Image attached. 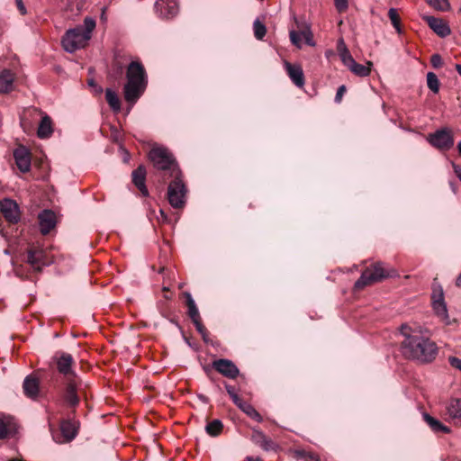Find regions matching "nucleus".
<instances>
[{
	"mask_svg": "<svg viewBox=\"0 0 461 461\" xmlns=\"http://www.w3.org/2000/svg\"><path fill=\"white\" fill-rule=\"evenodd\" d=\"M388 16L397 32L402 33L401 18L397 13V10L395 8H390L388 11Z\"/></svg>",
	"mask_w": 461,
	"mask_h": 461,
	"instance_id": "nucleus-34",
	"label": "nucleus"
},
{
	"mask_svg": "<svg viewBox=\"0 0 461 461\" xmlns=\"http://www.w3.org/2000/svg\"><path fill=\"white\" fill-rule=\"evenodd\" d=\"M456 69L458 72V74L461 76V64H456Z\"/></svg>",
	"mask_w": 461,
	"mask_h": 461,
	"instance_id": "nucleus-53",
	"label": "nucleus"
},
{
	"mask_svg": "<svg viewBox=\"0 0 461 461\" xmlns=\"http://www.w3.org/2000/svg\"><path fill=\"white\" fill-rule=\"evenodd\" d=\"M426 2L433 8L438 11H447L449 9L448 0H426Z\"/></svg>",
	"mask_w": 461,
	"mask_h": 461,
	"instance_id": "nucleus-37",
	"label": "nucleus"
},
{
	"mask_svg": "<svg viewBox=\"0 0 461 461\" xmlns=\"http://www.w3.org/2000/svg\"><path fill=\"white\" fill-rule=\"evenodd\" d=\"M14 75L11 70L5 69L0 73V93H9L14 88Z\"/></svg>",
	"mask_w": 461,
	"mask_h": 461,
	"instance_id": "nucleus-23",
	"label": "nucleus"
},
{
	"mask_svg": "<svg viewBox=\"0 0 461 461\" xmlns=\"http://www.w3.org/2000/svg\"><path fill=\"white\" fill-rule=\"evenodd\" d=\"M163 290L164 291H168V288L167 287H164Z\"/></svg>",
	"mask_w": 461,
	"mask_h": 461,
	"instance_id": "nucleus-60",
	"label": "nucleus"
},
{
	"mask_svg": "<svg viewBox=\"0 0 461 461\" xmlns=\"http://www.w3.org/2000/svg\"><path fill=\"white\" fill-rule=\"evenodd\" d=\"M225 389L231 398L232 402L236 405L239 402H240L242 399L237 394L235 387L230 384H225Z\"/></svg>",
	"mask_w": 461,
	"mask_h": 461,
	"instance_id": "nucleus-40",
	"label": "nucleus"
},
{
	"mask_svg": "<svg viewBox=\"0 0 461 461\" xmlns=\"http://www.w3.org/2000/svg\"><path fill=\"white\" fill-rule=\"evenodd\" d=\"M173 180L167 187V200L169 204L175 209H182L186 203L188 189L183 180V174L172 176Z\"/></svg>",
	"mask_w": 461,
	"mask_h": 461,
	"instance_id": "nucleus-6",
	"label": "nucleus"
},
{
	"mask_svg": "<svg viewBox=\"0 0 461 461\" xmlns=\"http://www.w3.org/2000/svg\"><path fill=\"white\" fill-rule=\"evenodd\" d=\"M285 68L292 82L298 87L304 86V74L301 65L285 61Z\"/></svg>",
	"mask_w": 461,
	"mask_h": 461,
	"instance_id": "nucleus-17",
	"label": "nucleus"
},
{
	"mask_svg": "<svg viewBox=\"0 0 461 461\" xmlns=\"http://www.w3.org/2000/svg\"><path fill=\"white\" fill-rule=\"evenodd\" d=\"M16 432V424L12 418L0 419V439L8 438Z\"/></svg>",
	"mask_w": 461,
	"mask_h": 461,
	"instance_id": "nucleus-24",
	"label": "nucleus"
},
{
	"mask_svg": "<svg viewBox=\"0 0 461 461\" xmlns=\"http://www.w3.org/2000/svg\"><path fill=\"white\" fill-rule=\"evenodd\" d=\"M456 285L461 288V273L459 274V276L456 278Z\"/></svg>",
	"mask_w": 461,
	"mask_h": 461,
	"instance_id": "nucleus-52",
	"label": "nucleus"
},
{
	"mask_svg": "<svg viewBox=\"0 0 461 461\" xmlns=\"http://www.w3.org/2000/svg\"><path fill=\"white\" fill-rule=\"evenodd\" d=\"M60 430L63 437L70 441L74 439L77 434V427L75 422L71 420H63L60 424Z\"/></svg>",
	"mask_w": 461,
	"mask_h": 461,
	"instance_id": "nucleus-26",
	"label": "nucleus"
},
{
	"mask_svg": "<svg viewBox=\"0 0 461 461\" xmlns=\"http://www.w3.org/2000/svg\"><path fill=\"white\" fill-rule=\"evenodd\" d=\"M424 19L429 28L438 36L444 38L450 34L451 31L449 26L442 19L434 16H426Z\"/></svg>",
	"mask_w": 461,
	"mask_h": 461,
	"instance_id": "nucleus-19",
	"label": "nucleus"
},
{
	"mask_svg": "<svg viewBox=\"0 0 461 461\" xmlns=\"http://www.w3.org/2000/svg\"><path fill=\"white\" fill-rule=\"evenodd\" d=\"M14 158L21 172L26 173L31 168V152L24 146H19L14 151Z\"/></svg>",
	"mask_w": 461,
	"mask_h": 461,
	"instance_id": "nucleus-15",
	"label": "nucleus"
},
{
	"mask_svg": "<svg viewBox=\"0 0 461 461\" xmlns=\"http://www.w3.org/2000/svg\"><path fill=\"white\" fill-rule=\"evenodd\" d=\"M448 361H449V364L451 365V366L461 371V359L460 358H457L455 357H450L448 358Z\"/></svg>",
	"mask_w": 461,
	"mask_h": 461,
	"instance_id": "nucleus-45",
	"label": "nucleus"
},
{
	"mask_svg": "<svg viewBox=\"0 0 461 461\" xmlns=\"http://www.w3.org/2000/svg\"><path fill=\"white\" fill-rule=\"evenodd\" d=\"M422 416L424 421L428 424V426L434 433L447 434L451 431L447 426L444 425L440 420L430 416L429 413L424 412Z\"/></svg>",
	"mask_w": 461,
	"mask_h": 461,
	"instance_id": "nucleus-22",
	"label": "nucleus"
},
{
	"mask_svg": "<svg viewBox=\"0 0 461 461\" xmlns=\"http://www.w3.org/2000/svg\"><path fill=\"white\" fill-rule=\"evenodd\" d=\"M244 461H263L262 458L260 457H254V456H248L245 457Z\"/></svg>",
	"mask_w": 461,
	"mask_h": 461,
	"instance_id": "nucleus-50",
	"label": "nucleus"
},
{
	"mask_svg": "<svg viewBox=\"0 0 461 461\" xmlns=\"http://www.w3.org/2000/svg\"><path fill=\"white\" fill-rule=\"evenodd\" d=\"M400 331L403 337L401 352L406 359L427 364L436 358L438 348L426 334L427 330L418 325L404 323L401 326Z\"/></svg>",
	"mask_w": 461,
	"mask_h": 461,
	"instance_id": "nucleus-1",
	"label": "nucleus"
},
{
	"mask_svg": "<svg viewBox=\"0 0 461 461\" xmlns=\"http://www.w3.org/2000/svg\"><path fill=\"white\" fill-rule=\"evenodd\" d=\"M428 141L440 150H448L454 145V138L451 131L443 128L429 134Z\"/></svg>",
	"mask_w": 461,
	"mask_h": 461,
	"instance_id": "nucleus-10",
	"label": "nucleus"
},
{
	"mask_svg": "<svg viewBox=\"0 0 461 461\" xmlns=\"http://www.w3.org/2000/svg\"><path fill=\"white\" fill-rule=\"evenodd\" d=\"M450 185H451V187H452V190L455 192V191H456V190H455V186L453 185V184H452V183H450Z\"/></svg>",
	"mask_w": 461,
	"mask_h": 461,
	"instance_id": "nucleus-59",
	"label": "nucleus"
},
{
	"mask_svg": "<svg viewBox=\"0 0 461 461\" xmlns=\"http://www.w3.org/2000/svg\"><path fill=\"white\" fill-rule=\"evenodd\" d=\"M88 85L91 86H96V84L95 83V80L94 79H90L88 81Z\"/></svg>",
	"mask_w": 461,
	"mask_h": 461,
	"instance_id": "nucleus-54",
	"label": "nucleus"
},
{
	"mask_svg": "<svg viewBox=\"0 0 461 461\" xmlns=\"http://www.w3.org/2000/svg\"><path fill=\"white\" fill-rule=\"evenodd\" d=\"M127 82L123 86V97L131 104H134L143 95L148 78L146 70L140 61H131L126 71Z\"/></svg>",
	"mask_w": 461,
	"mask_h": 461,
	"instance_id": "nucleus-2",
	"label": "nucleus"
},
{
	"mask_svg": "<svg viewBox=\"0 0 461 461\" xmlns=\"http://www.w3.org/2000/svg\"><path fill=\"white\" fill-rule=\"evenodd\" d=\"M51 363L55 366L57 371L64 377L65 380L78 378L77 373L73 369L75 364L73 357L67 352H56L51 359Z\"/></svg>",
	"mask_w": 461,
	"mask_h": 461,
	"instance_id": "nucleus-7",
	"label": "nucleus"
},
{
	"mask_svg": "<svg viewBox=\"0 0 461 461\" xmlns=\"http://www.w3.org/2000/svg\"><path fill=\"white\" fill-rule=\"evenodd\" d=\"M196 330L202 335L204 341H207V337L209 335L206 328L203 325L202 321H197L194 322Z\"/></svg>",
	"mask_w": 461,
	"mask_h": 461,
	"instance_id": "nucleus-42",
	"label": "nucleus"
},
{
	"mask_svg": "<svg viewBox=\"0 0 461 461\" xmlns=\"http://www.w3.org/2000/svg\"><path fill=\"white\" fill-rule=\"evenodd\" d=\"M105 11H106V7H104V8L102 9V14H101V20H102L103 22H105V21H106Z\"/></svg>",
	"mask_w": 461,
	"mask_h": 461,
	"instance_id": "nucleus-51",
	"label": "nucleus"
},
{
	"mask_svg": "<svg viewBox=\"0 0 461 461\" xmlns=\"http://www.w3.org/2000/svg\"><path fill=\"white\" fill-rule=\"evenodd\" d=\"M345 92H346V86L344 85L340 86L338 88L337 93H336V96H335V102L336 103H340L341 102L343 95L345 94Z\"/></svg>",
	"mask_w": 461,
	"mask_h": 461,
	"instance_id": "nucleus-46",
	"label": "nucleus"
},
{
	"mask_svg": "<svg viewBox=\"0 0 461 461\" xmlns=\"http://www.w3.org/2000/svg\"><path fill=\"white\" fill-rule=\"evenodd\" d=\"M427 85L428 87L434 93L437 94L439 91V80L437 75L433 72L427 74Z\"/></svg>",
	"mask_w": 461,
	"mask_h": 461,
	"instance_id": "nucleus-33",
	"label": "nucleus"
},
{
	"mask_svg": "<svg viewBox=\"0 0 461 461\" xmlns=\"http://www.w3.org/2000/svg\"><path fill=\"white\" fill-rule=\"evenodd\" d=\"M185 296L186 298V305L188 307V315L191 318L192 321L195 322L197 321H200L201 317L191 294L185 292Z\"/></svg>",
	"mask_w": 461,
	"mask_h": 461,
	"instance_id": "nucleus-29",
	"label": "nucleus"
},
{
	"mask_svg": "<svg viewBox=\"0 0 461 461\" xmlns=\"http://www.w3.org/2000/svg\"><path fill=\"white\" fill-rule=\"evenodd\" d=\"M251 440L267 452H276L279 449V445L259 429H253Z\"/></svg>",
	"mask_w": 461,
	"mask_h": 461,
	"instance_id": "nucleus-13",
	"label": "nucleus"
},
{
	"mask_svg": "<svg viewBox=\"0 0 461 461\" xmlns=\"http://www.w3.org/2000/svg\"><path fill=\"white\" fill-rule=\"evenodd\" d=\"M303 39H304L305 43L309 46H314L315 42L313 41V35L311 32L310 28H306L305 30L302 31Z\"/></svg>",
	"mask_w": 461,
	"mask_h": 461,
	"instance_id": "nucleus-41",
	"label": "nucleus"
},
{
	"mask_svg": "<svg viewBox=\"0 0 461 461\" xmlns=\"http://www.w3.org/2000/svg\"><path fill=\"white\" fill-rule=\"evenodd\" d=\"M223 429V424L220 420H213L205 427V431L212 437L219 436Z\"/></svg>",
	"mask_w": 461,
	"mask_h": 461,
	"instance_id": "nucleus-31",
	"label": "nucleus"
},
{
	"mask_svg": "<svg viewBox=\"0 0 461 461\" xmlns=\"http://www.w3.org/2000/svg\"><path fill=\"white\" fill-rule=\"evenodd\" d=\"M0 212L9 223L15 224L21 219L19 206L12 199L5 198L0 202Z\"/></svg>",
	"mask_w": 461,
	"mask_h": 461,
	"instance_id": "nucleus-11",
	"label": "nucleus"
},
{
	"mask_svg": "<svg viewBox=\"0 0 461 461\" xmlns=\"http://www.w3.org/2000/svg\"><path fill=\"white\" fill-rule=\"evenodd\" d=\"M446 414L456 422H461V400L451 399L446 406Z\"/></svg>",
	"mask_w": 461,
	"mask_h": 461,
	"instance_id": "nucleus-21",
	"label": "nucleus"
},
{
	"mask_svg": "<svg viewBox=\"0 0 461 461\" xmlns=\"http://www.w3.org/2000/svg\"><path fill=\"white\" fill-rule=\"evenodd\" d=\"M290 40L292 41V43L296 46L297 48L301 49L302 48V31L301 32H296V31H291L290 33Z\"/></svg>",
	"mask_w": 461,
	"mask_h": 461,
	"instance_id": "nucleus-39",
	"label": "nucleus"
},
{
	"mask_svg": "<svg viewBox=\"0 0 461 461\" xmlns=\"http://www.w3.org/2000/svg\"><path fill=\"white\" fill-rule=\"evenodd\" d=\"M212 366L218 373L230 379L236 378L240 374L239 368L229 359L221 358L214 360Z\"/></svg>",
	"mask_w": 461,
	"mask_h": 461,
	"instance_id": "nucleus-12",
	"label": "nucleus"
},
{
	"mask_svg": "<svg viewBox=\"0 0 461 461\" xmlns=\"http://www.w3.org/2000/svg\"><path fill=\"white\" fill-rule=\"evenodd\" d=\"M236 406L239 407L244 413H246L252 420L258 422L263 421V418L260 415V413L250 403L241 400L236 404Z\"/></svg>",
	"mask_w": 461,
	"mask_h": 461,
	"instance_id": "nucleus-27",
	"label": "nucleus"
},
{
	"mask_svg": "<svg viewBox=\"0 0 461 461\" xmlns=\"http://www.w3.org/2000/svg\"><path fill=\"white\" fill-rule=\"evenodd\" d=\"M53 132L52 122L50 116L44 115L39 124L37 135L40 139L49 138Z\"/></svg>",
	"mask_w": 461,
	"mask_h": 461,
	"instance_id": "nucleus-25",
	"label": "nucleus"
},
{
	"mask_svg": "<svg viewBox=\"0 0 461 461\" xmlns=\"http://www.w3.org/2000/svg\"><path fill=\"white\" fill-rule=\"evenodd\" d=\"M337 10L341 13L348 9V0H334Z\"/></svg>",
	"mask_w": 461,
	"mask_h": 461,
	"instance_id": "nucleus-44",
	"label": "nucleus"
},
{
	"mask_svg": "<svg viewBox=\"0 0 461 461\" xmlns=\"http://www.w3.org/2000/svg\"><path fill=\"white\" fill-rule=\"evenodd\" d=\"M391 272L394 273V270L386 269L383 262H375L364 269L360 277L356 281L354 287L357 290H361L366 286L392 276L393 274Z\"/></svg>",
	"mask_w": 461,
	"mask_h": 461,
	"instance_id": "nucleus-5",
	"label": "nucleus"
},
{
	"mask_svg": "<svg viewBox=\"0 0 461 461\" xmlns=\"http://www.w3.org/2000/svg\"><path fill=\"white\" fill-rule=\"evenodd\" d=\"M146 168L143 165H140L135 170L132 171V183L140 190L143 196L149 195V191L146 186Z\"/></svg>",
	"mask_w": 461,
	"mask_h": 461,
	"instance_id": "nucleus-18",
	"label": "nucleus"
},
{
	"mask_svg": "<svg viewBox=\"0 0 461 461\" xmlns=\"http://www.w3.org/2000/svg\"><path fill=\"white\" fill-rule=\"evenodd\" d=\"M432 307L436 315L443 321L446 324H449V316L447 312V304L444 299L443 288L440 285L436 283V279L432 285L431 294Z\"/></svg>",
	"mask_w": 461,
	"mask_h": 461,
	"instance_id": "nucleus-8",
	"label": "nucleus"
},
{
	"mask_svg": "<svg viewBox=\"0 0 461 461\" xmlns=\"http://www.w3.org/2000/svg\"><path fill=\"white\" fill-rule=\"evenodd\" d=\"M15 5L22 15H25L27 14V10L23 0H15Z\"/></svg>",
	"mask_w": 461,
	"mask_h": 461,
	"instance_id": "nucleus-48",
	"label": "nucleus"
},
{
	"mask_svg": "<svg viewBox=\"0 0 461 461\" xmlns=\"http://www.w3.org/2000/svg\"><path fill=\"white\" fill-rule=\"evenodd\" d=\"M372 65H373L372 62H367V66H365V65H362V64H359V63L356 62V60H355L353 62V64H351L348 67V68L356 76L364 77L369 76V74L371 72V66Z\"/></svg>",
	"mask_w": 461,
	"mask_h": 461,
	"instance_id": "nucleus-30",
	"label": "nucleus"
},
{
	"mask_svg": "<svg viewBox=\"0 0 461 461\" xmlns=\"http://www.w3.org/2000/svg\"><path fill=\"white\" fill-rule=\"evenodd\" d=\"M179 11L178 4L176 1H170L165 6V17L167 19L175 17Z\"/></svg>",
	"mask_w": 461,
	"mask_h": 461,
	"instance_id": "nucleus-36",
	"label": "nucleus"
},
{
	"mask_svg": "<svg viewBox=\"0 0 461 461\" xmlns=\"http://www.w3.org/2000/svg\"><path fill=\"white\" fill-rule=\"evenodd\" d=\"M23 390L26 397L35 400L40 392V383L38 378L32 375H27L23 383Z\"/></svg>",
	"mask_w": 461,
	"mask_h": 461,
	"instance_id": "nucleus-20",
	"label": "nucleus"
},
{
	"mask_svg": "<svg viewBox=\"0 0 461 461\" xmlns=\"http://www.w3.org/2000/svg\"><path fill=\"white\" fill-rule=\"evenodd\" d=\"M160 214H161V216L163 217L164 220L167 219V215L165 214V212L162 210H160Z\"/></svg>",
	"mask_w": 461,
	"mask_h": 461,
	"instance_id": "nucleus-57",
	"label": "nucleus"
},
{
	"mask_svg": "<svg viewBox=\"0 0 461 461\" xmlns=\"http://www.w3.org/2000/svg\"><path fill=\"white\" fill-rule=\"evenodd\" d=\"M95 87L96 88V92H97V93H99V94H100V93H102V92H103V88H102L101 86H97V85H96V86H95Z\"/></svg>",
	"mask_w": 461,
	"mask_h": 461,
	"instance_id": "nucleus-55",
	"label": "nucleus"
},
{
	"mask_svg": "<svg viewBox=\"0 0 461 461\" xmlns=\"http://www.w3.org/2000/svg\"><path fill=\"white\" fill-rule=\"evenodd\" d=\"M457 149H458L459 155L461 156V141H459L457 144Z\"/></svg>",
	"mask_w": 461,
	"mask_h": 461,
	"instance_id": "nucleus-56",
	"label": "nucleus"
},
{
	"mask_svg": "<svg viewBox=\"0 0 461 461\" xmlns=\"http://www.w3.org/2000/svg\"><path fill=\"white\" fill-rule=\"evenodd\" d=\"M27 263L31 265L34 271L41 272L43 267L47 266L44 251L38 249H28Z\"/></svg>",
	"mask_w": 461,
	"mask_h": 461,
	"instance_id": "nucleus-16",
	"label": "nucleus"
},
{
	"mask_svg": "<svg viewBox=\"0 0 461 461\" xmlns=\"http://www.w3.org/2000/svg\"><path fill=\"white\" fill-rule=\"evenodd\" d=\"M149 158L156 169L168 173L170 176L181 174L173 154L164 147H153L149 152Z\"/></svg>",
	"mask_w": 461,
	"mask_h": 461,
	"instance_id": "nucleus-4",
	"label": "nucleus"
},
{
	"mask_svg": "<svg viewBox=\"0 0 461 461\" xmlns=\"http://www.w3.org/2000/svg\"><path fill=\"white\" fill-rule=\"evenodd\" d=\"M81 380L79 377L65 380L62 398L68 407L76 408L80 402V397L78 395Z\"/></svg>",
	"mask_w": 461,
	"mask_h": 461,
	"instance_id": "nucleus-9",
	"label": "nucleus"
},
{
	"mask_svg": "<svg viewBox=\"0 0 461 461\" xmlns=\"http://www.w3.org/2000/svg\"><path fill=\"white\" fill-rule=\"evenodd\" d=\"M430 63L433 68H439L443 65L442 58L439 54H433L430 58Z\"/></svg>",
	"mask_w": 461,
	"mask_h": 461,
	"instance_id": "nucleus-43",
	"label": "nucleus"
},
{
	"mask_svg": "<svg viewBox=\"0 0 461 461\" xmlns=\"http://www.w3.org/2000/svg\"><path fill=\"white\" fill-rule=\"evenodd\" d=\"M26 114L21 117V126L23 128L25 132L30 131L32 130V124L26 119Z\"/></svg>",
	"mask_w": 461,
	"mask_h": 461,
	"instance_id": "nucleus-47",
	"label": "nucleus"
},
{
	"mask_svg": "<svg viewBox=\"0 0 461 461\" xmlns=\"http://www.w3.org/2000/svg\"><path fill=\"white\" fill-rule=\"evenodd\" d=\"M96 26L95 20L86 16L84 24L68 30L62 37L61 43L67 52L73 53L84 48L91 39L92 32Z\"/></svg>",
	"mask_w": 461,
	"mask_h": 461,
	"instance_id": "nucleus-3",
	"label": "nucleus"
},
{
	"mask_svg": "<svg viewBox=\"0 0 461 461\" xmlns=\"http://www.w3.org/2000/svg\"><path fill=\"white\" fill-rule=\"evenodd\" d=\"M339 55L343 64L348 68L355 61L352 55L346 47H344L343 50H340Z\"/></svg>",
	"mask_w": 461,
	"mask_h": 461,
	"instance_id": "nucleus-38",
	"label": "nucleus"
},
{
	"mask_svg": "<svg viewBox=\"0 0 461 461\" xmlns=\"http://www.w3.org/2000/svg\"><path fill=\"white\" fill-rule=\"evenodd\" d=\"M105 99L111 109L118 113L121 111V101L118 95L111 88L105 90Z\"/></svg>",
	"mask_w": 461,
	"mask_h": 461,
	"instance_id": "nucleus-28",
	"label": "nucleus"
},
{
	"mask_svg": "<svg viewBox=\"0 0 461 461\" xmlns=\"http://www.w3.org/2000/svg\"><path fill=\"white\" fill-rule=\"evenodd\" d=\"M253 31L256 39L262 40L266 36L267 27L263 23L257 19L253 23Z\"/></svg>",
	"mask_w": 461,
	"mask_h": 461,
	"instance_id": "nucleus-35",
	"label": "nucleus"
},
{
	"mask_svg": "<svg viewBox=\"0 0 461 461\" xmlns=\"http://www.w3.org/2000/svg\"><path fill=\"white\" fill-rule=\"evenodd\" d=\"M451 164L456 176L459 178L461 176V167L455 162H452Z\"/></svg>",
	"mask_w": 461,
	"mask_h": 461,
	"instance_id": "nucleus-49",
	"label": "nucleus"
},
{
	"mask_svg": "<svg viewBox=\"0 0 461 461\" xmlns=\"http://www.w3.org/2000/svg\"><path fill=\"white\" fill-rule=\"evenodd\" d=\"M294 456L297 459L303 461H321L320 456L317 453L305 449L295 450Z\"/></svg>",
	"mask_w": 461,
	"mask_h": 461,
	"instance_id": "nucleus-32",
	"label": "nucleus"
},
{
	"mask_svg": "<svg viewBox=\"0 0 461 461\" xmlns=\"http://www.w3.org/2000/svg\"><path fill=\"white\" fill-rule=\"evenodd\" d=\"M40 231L42 235H47L57 224L56 214L51 210H43L38 215Z\"/></svg>",
	"mask_w": 461,
	"mask_h": 461,
	"instance_id": "nucleus-14",
	"label": "nucleus"
},
{
	"mask_svg": "<svg viewBox=\"0 0 461 461\" xmlns=\"http://www.w3.org/2000/svg\"><path fill=\"white\" fill-rule=\"evenodd\" d=\"M9 461H25V460L18 459V458H12Z\"/></svg>",
	"mask_w": 461,
	"mask_h": 461,
	"instance_id": "nucleus-58",
	"label": "nucleus"
}]
</instances>
